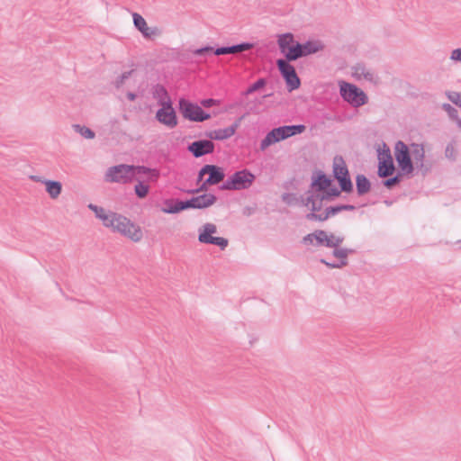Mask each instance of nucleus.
Returning a JSON list of instances; mask_svg holds the SVG:
<instances>
[{
	"mask_svg": "<svg viewBox=\"0 0 461 461\" xmlns=\"http://www.w3.org/2000/svg\"><path fill=\"white\" fill-rule=\"evenodd\" d=\"M87 207L94 212L95 217L102 221L104 227L122 234L133 242H139L142 240L141 228L127 217L113 212H106L104 208L93 203H89Z\"/></svg>",
	"mask_w": 461,
	"mask_h": 461,
	"instance_id": "f257e3e1",
	"label": "nucleus"
},
{
	"mask_svg": "<svg viewBox=\"0 0 461 461\" xmlns=\"http://www.w3.org/2000/svg\"><path fill=\"white\" fill-rule=\"evenodd\" d=\"M137 176H147V182H156L159 177V171L144 166L120 164L106 170L104 180L108 183L128 184Z\"/></svg>",
	"mask_w": 461,
	"mask_h": 461,
	"instance_id": "f03ea898",
	"label": "nucleus"
},
{
	"mask_svg": "<svg viewBox=\"0 0 461 461\" xmlns=\"http://www.w3.org/2000/svg\"><path fill=\"white\" fill-rule=\"evenodd\" d=\"M339 86L341 98L352 107L358 108L367 104L366 94L356 85L341 80Z\"/></svg>",
	"mask_w": 461,
	"mask_h": 461,
	"instance_id": "7ed1b4c3",
	"label": "nucleus"
},
{
	"mask_svg": "<svg viewBox=\"0 0 461 461\" xmlns=\"http://www.w3.org/2000/svg\"><path fill=\"white\" fill-rule=\"evenodd\" d=\"M198 241L202 244L215 245L221 250H224L229 244V240L223 237H217L215 234L218 232L217 226L212 222H206L200 226L197 230Z\"/></svg>",
	"mask_w": 461,
	"mask_h": 461,
	"instance_id": "20e7f679",
	"label": "nucleus"
},
{
	"mask_svg": "<svg viewBox=\"0 0 461 461\" xmlns=\"http://www.w3.org/2000/svg\"><path fill=\"white\" fill-rule=\"evenodd\" d=\"M178 104L183 117L190 122H202L211 118L210 113L204 112L200 105L189 100L181 98Z\"/></svg>",
	"mask_w": 461,
	"mask_h": 461,
	"instance_id": "39448f33",
	"label": "nucleus"
},
{
	"mask_svg": "<svg viewBox=\"0 0 461 461\" xmlns=\"http://www.w3.org/2000/svg\"><path fill=\"white\" fill-rule=\"evenodd\" d=\"M255 179V176L244 169L235 172L221 186L222 190H241L249 188Z\"/></svg>",
	"mask_w": 461,
	"mask_h": 461,
	"instance_id": "423d86ee",
	"label": "nucleus"
},
{
	"mask_svg": "<svg viewBox=\"0 0 461 461\" xmlns=\"http://www.w3.org/2000/svg\"><path fill=\"white\" fill-rule=\"evenodd\" d=\"M394 157L397 161L398 167L403 174H411L414 166L411 162L410 147L403 141L398 140L394 146Z\"/></svg>",
	"mask_w": 461,
	"mask_h": 461,
	"instance_id": "0eeeda50",
	"label": "nucleus"
},
{
	"mask_svg": "<svg viewBox=\"0 0 461 461\" xmlns=\"http://www.w3.org/2000/svg\"><path fill=\"white\" fill-rule=\"evenodd\" d=\"M333 174L344 192L352 191V182L348 176V170L342 157H335L333 160Z\"/></svg>",
	"mask_w": 461,
	"mask_h": 461,
	"instance_id": "6e6552de",
	"label": "nucleus"
},
{
	"mask_svg": "<svg viewBox=\"0 0 461 461\" xmlns=\"http://www.w3.org/2000/svg\"><path fill=\"white\" fill-rule=\"evenodd\" d=\"M204 175H209V176L196 190L197 192L205 191L207 190V185L219 184L224 178V173L222 169L214 165L203 166L199 171L198 179L202 180Z\"/></svg>",
	"mask_w": 461,
	"mask_h": 461,
	"instance_id": "1a4fd4ad",
	"label": "nucleus"
},
{
	"mask_svg": "<svg viewBox=\"0 0 461 461\" xmlns=\"http://www.w3.org/2000/svg\"><path fill=\"white\" fill-rule=\"evenodd\" d=\"M276 65L282 77L285 80L288 91L292 92L299 88L301 82L294 66L285 59H278Z\"/></svg>",
	"mask_w": 461,
	"mask_h": 461,
	"instance_id": "9d476101",
	"label": "nucleus"
},
{
	"mask_svg": "<svg viewBox=\"0 0 461 461\" xmlns=\"http://www.w3.org/2000/svg\"><path fill=\"white\" fill-rule=\"evenodd\" d=\"M394 165L393 157L389 148H384L378 150V176L380 177H386L394 172Z\"/></svg>",
	"mask_w": 461,
	"mask_h": 461,
	"instance_id": "9b49d317",
	"label": "nucleus"
},
{
	"mask_svg": "<svg viewBox=\"0 0 461 461\" xmlns=\"http://www.w3.org/2000/svg\"><path fill=\"white\" fill-rule=\"evenodd\" d=\"M155 118L158 122L168 129L175 128L178 123L177 116L172 104L161 106L157 111Z\"/></svg>",
	"mask_w": 461,
	"mask_h": 461,
	"instance_id": "f8f14e48",
	"label": "nucleus"
},
{
	"mask_svg": "<svg viewBox=\"0 0 461 461\" xmlns=\"http://www.w3.org/2000/svg\"><path fill=\"white\" fill-rule=\"evenodd\" d=\"M352 76L357 80H365L375 85L379 83V77L375 70L361 63L352 68Z\"/></svg>",
	"mask_w": 461,
	"mask_h": 461,
	"instance_id": "ddd939ff",
	"label": "nucleus"
},
{
	"mask_svg": "<svg viewBox=\"0 0 461 461\" xmlns=\"http://www.w3.org/2000/svg\"><path fill=\"white\" fill-rule=\"evenodd\" d=\"M187 150L194 158H200L204 155L212 154L214 151V143L211 140H200L190 143Z\"/></svg>",
	"mask_w": 461,
	"mask_h": 461,
	"instance_id": "4468645a",
	"label": "nucleus"
},
{
	"mask_svg": "<svg viewBox=\"0 0 461 461\" xmlns=\"http://www.w3.org/2000/svg\"><path fill=\"white\" fill-rule=\"evenodd\" d=\"M352 253H354V249L336 247L333 249L332 254L338 258V261L328 262L325 259H321V262L330 268H340L348 265V257Z\"/></svg>",
	"mask_w": 461,
	"mask_h": 461,
	"instance_id": "2eb2a0df",
	"label": "nucleus"
},
{
	"mask_svg": "<svg viewBox=\"0 0 461 461\" xmlns=\"http://www.w3.org/2000/svg\"><path fill=\"white\" fill-rule=\"evenodd\" d=\"M216 202V196L212 194H203L186 200V207L194 209H204L212 205Z\"/></svg>",
	"mask_w": 461,
	"mask_h": 461,
	"instance_id": "dca6fc26",
	"label": "nucleus"
},
{
	"mask_svg": "<svg viewBox=\"0 0 461 461\" xmlns=\"http://www.w3.org/2000/svg\"><path fill=\"white\" fill-rule=\"evenodd\" d=\"M134 26L141 32L144 38L149 39L159 34L158 28L148 26L145 19L138 13L132 14Z\"/></svg>",
	"mask_w": 461,
	"mask_h": 461,
	"instance_id": "f3484780",
	"label": "nucleus"
},
{
	"mask_svg": "<svg viewBox=\"0 0 461 461\" xmlns=\"http://www.w3.org/2000/svg\"><path fill=\"white\" fill-rule=\"evenodd\" d=\"M242 117L240 118L238 121H236L230 127L224 128V129H217L211 131L207 133V137H209L211 140H224L230 137H232L237 129L240 126V122L241 121Z\"/></svg>",
	"mask_w": 461,
	"mask_h": 461,
	"instance_id": "a211bd4d",
	"label": "nucleus"
},
{
	"mask_svg": "<svg viewBox=\"0 0 461 461\" xmlns=\"http://www.w3.org/2000/svg\"><path fill=\"white\" fill-rule=\"evenodd\" d=\"M325 194L320 192H309L306 198L305 205L312 211L311 213H321L322 209V203L325 198Z\"/></svg>",
	"mask_w": 461,
	"mask_h": 461,
	"instance_id": "6ab92c4d",
	"label": "nucleus"
},
{
	"mask_svg": "<svg viewBox=\"0 0 461 461\" xmlns=\"http://www.w3.org/2000/svg\"><path fill=\"white\" fill-rule=\"evenodd\" d=\"M411 158L416 168H424L425 149L422 144L412 143L410 146Z\"/></svg>",
	"mask_w": 461,
	"mask_h": 461,
	"instance_id": "aec40b11",
	"label": "nucleus"
},
{
	"mask_svg": "<svg viewBox=\"0 0 461 461\" xmlns=\"http://www.w3.org/2000/svg\"><path fill=\"white\" fill-rule=\"evenodd\" d=\"M32 179L40 181V178L37 176H32ZM41 182L45 185L46 192L49 194L50 198L57 199L60 195L62 191V185L60 182L48 179L41 180Z\"/></svg>",
	"mask_w": 461,
	"mask_h": 461,
	"instance_id": "412c9836",
	"label": "nucleus"
},
{
	"mask_svg": "<svg viewBox=\"0 0 461 461\" xmlns=\"http://www.w3.org/2000/svg\"><path fill=\"white\" fill-rule=\"evenodd\" d=\"M342 212V206H330L327 207L325 211L321 213H308L306 215V219L310 221H326L330 216L336 215L337 213Z\"/></svg>",
	"mask_w": 461,
	"mask_h": 461,
	"instance_id": "4be33fe9",
	"label": "nucleus"
},
{
	"mask_svg": "<svg viewBox=\"0 0 461 461\" xmlns=\"http://www.w3.org/2000/svg\"><path fill=\"white\" fill-rule=\"evenodd\" d=\"M284 140L285 139L282 137L279 128H274L269 132H267L265 138L261 140L260 149L266 150L269 146Z\"/></svg>",
	"mask_w": 461,
	"mask_h": 461,
	"instance_id": "5701e85b",
	"label": "nucleus"
},
{
	"mask_svg": "<svg viewBox=\"0 0 461 461\" xmlns=\"http://www.w3.org/2000/svg\"><path fill=\"white\" fill-rule=\"evenodd\" d=\"M324 238H326V231L322 230H317L314 232L304 236L303 242L307 246H324Z\"/></svg>",
	"mask_w": 461,
	"mask_h": 461,
	"instance_id": "b1692460",
	"label": "nucleus"
},
{
	"mask_svg": "<svg viewBox=\"0 0 461 461\" xmlns=\"http://www.w3.org/2000/svg\"><path fill=\"white\" fill-rule=\"evenodd\" d=\"M153 97L158 101V104L160 106L172 104L171 98L168 95L167 89L161 85H157L154 86Z\"/></svg>",
	"mask_w": 461,
	"mask_h": 461,
	"instance_id": "393cba45",
	"label": "nucleus"
},
{
	"mask_svg": "<svg viewBox=\"0 0 461 461\" xmlns=\"http://www.w3.org/2000/svg\"><path fill=\"white\" fill-rule=\"evenodd\" d=\"M165 207L161 211L165 213H178L179 212L187 209L185 201H174L171 199L165 201Z\"/></svg>",
	"mask_w": 461,
	"mask_h": 461,
	"instance_id": "a878e982",
	"label": "nucleus"
},
{
	"mask_svg": "<svg viewBox=\"0 0 461 461\" xmlns=\"http://www.w3.org/2000/svg\"><path fill=\"white\" fill-rule=\"evenodd\" d=\"M279 131L282 134V137L286 140L289 137L294 136L296 134L303 133L306 127L303 124H298V125H285L278 127Z\"/></svg>",
	"mask_w": 461,
	"mask_h": 461,
	"instance_id": "bb28decb",
	"label": "nucleus"
},
{
	"mask_svg": "<svg viewBox=\"0 0 461 461\" xmlns=\"http://www.w3.org/2000/svg\"><path fill=\"white\" fill-rule=\"evenodd\" d=\"M330 179L321 172L319 173L317 178L312 182V190L311 192L323 193L330 186Z\"/></svg>",
	"mask_w": 461,
	"mask_h": 461,
	"instance_id": "cd10ccee",
	"label": "nucleus"
},
{
	"mask_svg": "<svg viewBox=\"0 0 461 461\" xmlns=\"http://www.w3.org/2000/svg\"><path fill=\"white\" fill-rule=\"evenodd\" d=\"M323 50V44L319 41H309L301 44V50L303 57L314 54Z\"/></svg>",
	"mask_w": 461,
	"mask_h": 461,
	"instance_id": "c85d7f7f",
	"label": "nucleus"
},
{
	"mask_svg": "<svg viewBox=\"0 0 461 461\" xmlns=\"http://www.w3.org/2000/svg\"><path fill=\"white\" fill-rule=\"evenodd\" d=\"M344 240L345 238L343 235H336L332 232L326 231V238H324V247L330 249L339 247Z\"/></svg>",
	"mask_w": 461,
	"mask_h": 461,
	"instance_id": "c756f323",
	"label": "nucleus"
},
{
	"mask_svg": "<svg viewBox=\"0 0 461 461\" xmlns=\"http://www.w3.org/2000/svg\"><path fill=\"white\" fill-rule=\"evenodd\" d=\"M277 43L280 51L284 54L291 47V45H294L296 42L294 41L293 34L285 33L278 37Z\"/></svg>",
	"mask_w": 461,
	"mask_h": 461,
	"instance_id": "7c9ffc66",
	"label": "nucleus"
},
{
	"mask_svg": "<svg viewBox=\"0 0 461 461\" xmlns=\"http://www.w3.org/2000/svg\"><path fill=\"white\" fill-rule=\"evenodd\" d=\"M140 176H137L134 180H137V184L134 185V192L137 197L143 199L149 192V185L144 180H140Z\"/></svg>",
	"mask_w": 461,
	"mask_h": 461,
	"instance_id": "2f4dec72",
	"label": "nucleus"
},
{
	"mask_svg": "<svg viewBox=\"0 0 461 461\" xmlns=\"http://www.w3.org/2000/svg\"><path fill=\"white\" fill-rule=\"evenodd\" d=\"M284 55L286 58V61H293L296 60L297 59L303 57V53L301 50V43L296 42L294 45H291V47L284 53Z\"/></svg>",
	"mask_w": 461,
	"mask_h": 461,
	"instance_id": "473e14b6",
	"label": "nucleus"
},
{
	"mask_svg": "<svg viewBox=\"0 0 461 461\" xmlns=\"http://www.w3.org/2000/svg\"><path fill=\"white\" fill-rule=\"evenodd\" d=\"M356 185L358 194L362 195L370 190V182L364 175H357Z\"/></svg>",
	"mask_w": 461,
	"mask_h": 461,
	"instance_id": "72a5a7b5",
	"label": "nucleus"
},
{
	"mask_svg": "<svg viewBox=\"0 0 461 461\" xmlns=\"http://www.w3.org/2000/svg\"><path fill=\"white\" fill-rule=\"evenodd\" d=\"M210 52H213L214 55H217V56L226 55V48L221 47V48H217V49L213 50L212 47L207 46V47L194 50L193 51V54L195 56H202V55H204V54H207Z\"/></svg>",
	"mask_w": 461,
	"mask_h": 461,
	"instance_id": "f704fd0d",
	"label": "nucleus"
},
{
	"mask_svg": "<svg viewBox=\"0 0 461 461\" xmlns=\"http://www.w3.org/2000/svg\"><path fill=\"white\" fill-rule=\"evenodd\" d=\"M73 129L76 132L79 133L82 137L87 140H92L95 137V133L88 127L80 125V124H74Z\"/></svg>",
	"mask_w": 461,
	"mask_h": 461,
	"instance_id": "c9c22d12",
	"label": "nucleus"
},
{
	"mask_svg": "<svg viewBox=\"0 0 461 461\" xmlns=\"http://www.w3.org/2000/svg\"><path fill=\"white\" fill-rule=\"evenodd\" d=\"M252 47H253V44L249 43V42H243L240 44L225 47L226 54H235V53L242 52V51L250 50Z\"/></svg>",
	"mask_w": 461,
	"mask_h": 461,
	"instance_id": "e433bc0d",
	"label": "nucleus"
},
{
	"mask_svg": "<svg viewBox=\"0 0 461 461\" xmlns=\"http://www.w3.org/2000/svg\"><path fill=\"white\" fill-rule=\"evenodd\" d=\"M443 109L447 113L448 116L453 119L456 120L457 124L461 127V120L458 119V112L457 110L452 106L449 104H444L442 105Z\"/></svg>",
	"mask_w": 461,
	"mask_h": 461,
	"instance_id": "4c0bfd02",
	"label": "nucleus"
},
{
	"mask_svg": "<svg viewBox=\"0 0 461 461\" xmlns=\"http://www.w3.org/2000/svg\"><path fill=\"white\" fill-rule=\"evenodd\" d=\"M266 84H267V81L265 78H259L246 90L245 95H249L253 94L254 92L266 86Z\"/></svg>",
	"mask_w": 461,
	"mask_h": 461,
	"instance_id": "58836bf2",
	"label": "nucleus"
},
{
	"mask_svg": "<svg viewBox=\"0 0 461 461\" xmlns=\"http://www.w3.org/2000/svg\"><path fill=\"white\" fill-rule=\"evenodd\" d=\"M447 97L453 104L461 107V94L457 92H450L447 94Z\"/></svg>",
	"mask_w": 461,
	"mask_h": 461,
	"instance_id": "ea45409f",
	"label": "nucleus"
},
{
	"mask_svg": "<svg viewBox=\"0 0 461 461\" xmlns=\"http://www.w3.org/2000/svg\"><path fill=\"white\" fill-rule=\"evenodd\" d=\"M221 104V101L218 99L213 98H207L201 101V105L209 108L214 105H219Z\"/></svg>",
	"mask_w": 461,
	"mask_h": 461,
	"instance_id": "a19ab883",
	"label": "nucleus"
},
{
	"mask_svg": "<svg viewBox=\"0 0 461 461\" xmlns=\"http://www.w3.org/2000/svg\"><path fill=\"white\" fill-rule=\"evenodd\" d=\"M445 155L447 158L455 160L456 158V149L453 144H448L445 149Z\"/></svg>",
	"mask_w": 461,
	"mask_h": 461,
	"instance_id": "79ce46f5",
	"label": "nucleus"
},
{
	"mask_svg": "<svg viewBox=\"0 0 461 461\" xmlns=\"http://www.w3.org/2000/svg\"><path fill=\"white\" fill-rule=\"evenodd\" d=\"M324 194H325V198L327 200L332 198V197H335V196H338L340 192L337 189V188H330L329 187L328 189H326V191H324Z\"/></svg>",
	"mask_w": 461,
	"mask_h": 461,
	"instance_id": "37998d69",
	"label": "nucleus"
},
{
	"mask_svg": "<svg viewBox=\"0 0 461 461\" xmlns=\"http://www.w3.org/2000/svg\"><path fill=\"white\" fill-rule=\"evenodd\" d=\"M450 59L456 62H461V48L452 50Z\"/></svg>",
	"mask_w": 461,
	"mask_h": 461,
	"instance_id": "c03bdc74",
	"label": "nucleus"
},
{
	"mask_svg": "<svg viewBox=\"0 0 461 461\" xmlns=\"http://www.w3.org/2000/svg\"><path fill=\"white\" fill-rule=\"evenodd\" d=\"M400 182V176H395L393 177L388 178L384 182V186L387 188H391L393 185Z\"/></svg>",
	"mask_w": 461,
	"mask_h": 461,
	"instance_id": "a18cd8bd",
	"label": "nucleus"
},
{
	"mask_svg": "<svg viewBox=\"0 0 461 461\" xmlns=\"http://www.w3.org/2000/svg\"><path fill=\"white\" fill-rule=\"evenodd\" d=\"M341 206H342V211H354L356 209V207L351 204H345V205H341Z\"/></svg>",
	"mask_w": 461,
	"mask_h": 461,
	"instance_id": "49530a36",
	"label": "nucleus"
},
{
	"mask_svg": "<svg viewBox=\"0 0 461 461\" xmlns=\"http://www.w3.org/2000/svg\"><path fill=\"white\" fill-rule=\"evenodd\" d=\"M131 75V72L123 73L121 77L120 81L118 82V85L122 84L124 79L128 78V77Z\"/></svg>",
	"mask_w": 461,
	"mask_h": 461,
	"instance_id": "de8ad7c7",
	"label": "nucleus"
},
{
	"mask_svg": "<svg viewBox=\"0 0 461 461\" xmlns=\"http://www.w3.org/2000/svg\"><path fill=\"white\" fill-rule=\"evenodd\" d=\"M127 98L130 100V101H134L136 99V95L134 93H131V92H129L127 94Z\"/></svg>",
	"mask_w": 461,
	"mask_h": 461,
	"instance_id": "09e8293b",
	"label": "nucleus"
}]
</instances>
